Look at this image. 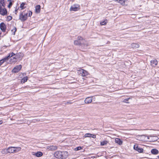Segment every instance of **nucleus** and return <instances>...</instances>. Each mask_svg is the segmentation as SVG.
<instances>
[{
    "mask_svg": "<svg viewBox=\"0 0 159 159\" xmlns=\"http://www.w3.org/2000/svg\"><path fill=\"white\" fill-rule=\"evenodd\" d=\"M68 155V152L60 151H56L54 154V156L55 157L59 159L66 158Z\"/></svg>",
    "mask_w": 159,
    "mask_h": 159,
    "instance_id": "nucleus-1",
    "label": "nucleus"
},
{
    "mask_svg": "<svg viewBox=\"0 0 159 159\" xmlns=\"http://www.w3.org/2000/svg\"><path fill=\"white\" fill-rule=\"evenodd\" d=\"M28 15L29 16H30L32 15V12L31 11H29L26 13H25L23 12L20 13L19 15V19L21 21H24L26 20L27 19Z\"/></svg>",
    "mask_w": 159,
    "mask_h": 159,
    "instance_id": "nucleus-2",
    "label": "nucleus"
},
{
    "mask_svg": "<svg viewBox=\"0 0 159 159\" xmlns=\"http://www.w3.org/2000/svg\"><path fill=\"white\" fill-rule=\"evenodd\" d=\"M8 148V153H16L20 151L21 150V148L20 147H10Z\"/></svg>",
    "mask_w": 159,
    "mask_h": 159,
    "instance_id": "nucleus-3",
    "label": "nucleus"
},
{
    "mask_svg": "<svg viewBox=\"0 0 159 159\" xmlns=\"http://www.w3.org/2000/svg\"><path fill=\"white\" fill-rule=\"evenodd\" d=\"M80 9V6L78 4H74L71 6L70 11H79Z\"/></svg>",
    "mask_w": 159,
    "mask_h": 159,
    "instance_id": "nucleus-4",
    "label": "nucleus"
},
{
    "mask_svg": "<svg viewBox=\"0 0 159 159\" xmlns=\"http://www.w3.org/2000/svg\"><path fill=\"white\" fill-rule=\"evenodd\" d=\"M2 7L0 4V14L3 16L6 15L7 14V10L4 7L3 8Z\"/></svg>",
    "mask_w": 159,
    "mask_h": 159,
    "instance_id": "nucleus-5",
    "label": "nucleus"
},
{
    "mask_svg": "<svg viewBox=\"0 0 159 159\" xmlns=\"http://www.w3.org/2000/svg\"><path fill=\"white\" fill-rule=\"evenodd\" d=\"M15 54L13 52L10 53L9 55L7 57H5L4 58L0 60V66L5 61L8 60L9 57H12Z\"/></svg>",
    "mask_w": 159,
    "mask_h": 159,
    "instance_id": "nucleus-6",
    "label": "nucleus"
},
{
    "mask_svg": "<svg viewBox=\"0 0 159 159\" xmlns=\"http://www.w3.org/2000/svg\"><path fill=\"white\" fill-rule=\"evenodd\" d=\"M145 137H146L148 139H150L152 141H157L158 139L157 136H152L151 135H150L149 136H146Z\"/></svg>",
    "mask_w": 159,
    "mask_h": 159,
    "instance_id": "nucleus-7",
    "label": "nucleus"
},
{
    "mask_svg": "<svg viewBox=\"0 0 159 159\" xmlns=\"http://www.w3.org/2000/svg\"><path fill=\"white\" fill-rule=\"evenodd\" d=\"M22 66L20 65L15 66L12 70V72L13 73H17L21 69Z\"/></svg>",
    "mask_w": 159,
    "mask_h": 159,
    "instance_id": "nucleus-8",
    "label": "nucleus"
},
{
    "mask_svg": "<svg viewBox=\"0 0 159 159\" xmlns=\"http://www.w3.org/2000/svg\"><path fill=\"white\" fill-rule=\"evenodd\" d=\"M78 71L82 76H86L89 74L88 72L86 70L82 69H80L78 70Z\"/></svg>",
    "mask_w": 159,
    "mask_h": 159,
    "instance_id": "nucleus-9",
    "label": "nucleus"
},
{
    "mask_svg": "<svg viewBox=\"0 0 159 159\" xmlns=\"http://www.w3.org/2000/svg\"><path fill=\"white\" fill-rule=\"evenodd\" d=\"M46 149L48 151H52L57 150V147L56 146H48L46 147Z\"/></svg>",
    "mask_w": 159,
    "mask_h": 159,
    "instance_id": "nucleus-10",
    "label": "nucleus"
},
{
    "mask_svg": "<svg viewBox=\"0 0 159 159\" xmlns=\"http://www.w3.org/2000/svg\"><path fill=\"white\" fill-rule=\"evenodd\" d=\"M14 55L12 57H9L8 58V59L9 58H11L10 59V62L11 63H14L17 61V58L16 57V55L15 53Z\"/></svg>",
    "mask_w": 159,
    "mask_h": 159,
    "instance_id": "nucleus-11",
    "label": "nucleus"
},
{
    "mask_svg": "<svg viewBox=\"0 0 159 159\" xmlns=\"http://www.w3.org/2000/svg\"><path fill=\"white\" fill-rule=\"evenodd\" d=\"M134 150L137 151L139 153H142L143 152V149L142 148L139 147L138 145H135L134 146Z\"/></svg>",
    "mask_w": 159,
    "mask_h": 159,
    "instance_id": "nucleus-12",
    "label": "nucleus"
},
{
    "mask_svg": "<svg viewBox=\"0 0 159 159\" xmlns=\"http://www.w3.org/2000/svg\"><path fill=\"white\" fill-rule=\"evenodd\" d=\"M0 28L3 32L5 31L6 30V26L4 23H2L0 24Z\"/></svg>",
    "mask_w": 159,
    "mask_h": 159,
    "instance_id": "nucleus-13",
    "label": "nucleus"
},
{
    "mask_svg": "<svg viewBox=\"0 0 159 159\" xmlns=\"http://www.w3.org/2000/svg\"><path fill=\"white\" fill-rule=\"evenodd\" d=\"M158 61L156 59H154L151 61V65L153 67L155 66L157 64Z\"/></svg>",
    "mask_w": 159,
    "mask_h": 159,
    "instance_id": "nucleus-14",
    "label": "nucleus"
},
{
    "mask_svg": "<svg viewBox=\"0 0 159 159\" xmlns=\"http://www.w3.org/2000/svg\"><path fill=\"white\" fill-rule=\"evenodd\" d=\"M33 155L37 157H41L43 155V153L40 152H33L32 153Z\"/></svg>",
    "mask_w": 159,
    "mask_h": 159,
    "instance_id": "nucleus-15",
    "label": "nucleus"
},
{
    "mask_svg": "<svg viewBox=\"0 0 159 159\" xmlns=\"http://www.w3.org/2000/svg\"><path fill=\"white\" fill-rule=\"evenodd\" d=\"M92 97H89L87 98L85 100L84 102L86 103L89 104L92 102Z\"/></svg>",
    "mask_w": 159,
    "mask_h": 159,
    "instance_id": "nucleus-16",
    "label": "nucleus"
},
{
    "mask_svg": "<svg viewBox=\"0 0 159 159\" xmlns=\"http://www.w3.org/2000/svg\"><path fill=\"white\" fill-rule=\"evenodd\" d=\"M115 142L120 145H122L123 143L122 141L118 138H116L115 139Z\"/></svg>",
    "mask_w": 159,
    "mask_h": 159,
    "instance_id": "nucleus-17",
    "label": "nucleus"
},
{
    "mask_svg": "<svg viewBox=\"0 0 159 159\" xmlns=\"http://www.w3.org/2000/svg\"><path fill=\"white\" fill-rule=\"evenodd\" d=\"M151 153L154 155H157L158 153V151L156 149H153L151 150Z\"/></svg>",
    "mask_w": 159,
    "mask_h": 159,
    "instance_id": "nucleus-18",
    "label": "nucleus"
},
{
    "mask_svg": "<svg viewBox=\"0 0 159 159\" xmlns=\"http://www.w3.org/2000/svg\"><path fill=\"white\" fill-rule=\"evenodd\" d=\"M40 11V6L38 5L35 7V12L36 13H39Z\"/></svg>",
    "mask_w": 159,
    "mask_h": 159,
    "instance_id": "nucleus-19",
    "label": "nucleus"
},
{
    "mask_svg": "<svg viewBox=\"0 0 159 159\" xmlns=\"http://www.w3.org/2000/svg\"><path fill=\"white\" fill-rule=\"evenodd\" d=\"M1 152L2 154H7L8 153V148L2 149L1 151Z\"/></svg>",
    "mask_w": 159,
    "mask_h": 159,
    "instance_id": "nucleus-20",
    "label": "nucleus"
},
{
    "mask_svg": "<svg viewBox=\"0 0 159 159\" xmlns=\"http://www.w3.org/2000/svg\"><path fill=\"white\" fill-rule=\"evenodd\" d=\"M28 78L27 76L24 77L21 79V83H24L25 82H26L28 80Z\"/></svg>",
    "mask_w": 159,
    "mask_h": 159,
    "instance_id": "nucleus-21",
    "label": "nucleus"
},
{
    "mask_svg": "<svg viewBox=\"0 0 159 159\" xmlns=\"http://www.w3.org/2000/svg\"><path fill=\"white\" fill-rule=\"evenodd\" d=\"M108 143V142L106 140L103 141L101 142L100 145L101 146L105 145H106Z\"/></svg>",
    "mask_w": 159,
    "mask_h": 159,
    "instance_id": "nucleus-22",
    "label": "nucleus"
},
{
    "mask_svg": "<svg viewBox=\"0 0 159 159\" xmlns=\"http://www.w3.org/2000/svg\"><path fill=\"white\" fill-rule=\"evenodd\" d=\"M132 47L133 48H138L139 47V45L138 44L133 43L132 44Z\"/></svg>",
    "mask_w": 159,
    "mask_h": 159,
    "instance_id": "nucleus-23",
    "label": "nucleus"
},
{
    "mask_svg": "<svg viewBox=\"0 0 159 159\" xmlns=\"http://www.w3.org/2000/svg\"><path fill=\"white\" fill-rule=\"evenodd\" d=\"M74 43L76 45H82V44H81V42L78 41V40L75 41Z\"/></svg>",
    "mask_w": 159,
    "mask_h": 159,
    "instance_id": "nucleus-24",
    "label": "nucleus"
},
{
    "mask_svg": "<svg viewBox=\"0 0 159 159\" xmlns=\"http://www.w3.org/2000/svg\"><path fill=\"white\" fill-rule=\"evenodd\" d=\"M0 3L1 4V5L3 6V7H5V4L4 3V0H0Z\"/></svg>",
    "mask_w": 159,
    "mask_h": 159,
    "instance_id": "nucleus-25",
    "label": "nucleus"
},
{
    "mask_svg": "<svg viewBox=\"0 0 159 159\" xmlns=\"http://www.w3.org/2000/svg\"><path fill=\"white\" fill-rule=\"evenodd\" d=\"M107 20H105L103 21H101L100 22V24L101 25H105L107 24Z\"/></svg>",
    "mask_w": 159,
    "mask_h": 159,
    "instance_id": "nucleus-26",
    "label": "nucleus"
},
{
    "mask_svg": "<svg viewBox=\"0 0 159 159\" xmlns=\"http://www.w3.org/2000/svg\"><path fill=\"white\" fill-rule=\"evenodd\" d=\"M16 30V27H14V28L11 30V31L12 32V34L13 35H15V32Z\"/></svg>",
    "mask_w": 159,
    "mask_h": 159,
    "instance_id": "nucleus-27",
    "label": "nucleus"
},
{
    "mask_svg": "<svg viewBox=\"0 0 159 159\" xmlns=\"http://www.w3.org/2000/svg\"><path fill=\"white\" fill-rule=\"evenodd\" d=\"M116 1L120 2L122 5L124 4L125 3V1L123 0H116Z\"/></svg>",
    "mask_w": 159,
    "mask_h": 159,
    "instance_id": "nucleus-28",
    "label": "nucleus"
},
{
    "mask_svg": "<svg viewBox=\"0 0 159 159\" xmlns=\"http://www.w3.org/2000/svg\"><path fill=\"white\" fill-rule=\"evenodd\" d=\"M25 5V3L23 2L22 3L20 6V7L21 8V10H23L25 8V7H24V6Z\"/></svg>",
    "mask_w": 159,
    "mask_h": 159,
    "instance_id": "nucleus-29",
    "label": "nucleus"
},
{
    "mask_svg": "<svg viewBox=\"0 0 159 159\" xmlns=\"http://www.w3.org/2000/svg\"><path fill=\"white\" fill-rule=\"evenodd\" d=\"M12 19L11 16H9L7 17L6 18V20L7 21H9L11 20Z\"/></svg>",
    "mask_w": 159,
    "mask_h": 159,
    "instance_id": "nucleus-30",
    "label": "nucleus"
},
{
    "mask_svg": "<svg viewBox=\"0 0 159 159\" xmlns=\"http://www.w3.org/2000/svg\"><path fill=\"white\" fill-rule=\"evenodd\" d=\"M91 134L89 133L86 134L84 135V137L85 138L87 137H91Z\"/></svg>",
    "mask_w": 159,
    "mask_h": 159,
    "instance_id": "nucleus-31",
    "label": "nucleus"
},
{
    "mask_svg": "<svg viewBox=\"0 0 159 159\" xmlns=\"http://www.w3.org/2000/svg\"><path fill=\"white\" fill-rule=\"evenodd\" d=\"M8 1L9 2V3L8 6V7L9 8H10L12 5V3L11 0H8Z\"/></svg>",
    "mask_w": 159,
    "mask_h": 159,
    "instance_id": "nucleus-32",
    "label": "nucleus"
},
{
    "mask_svg": "<svg viewBox=\"0 0 159 159\" xmlns=\"http://www.w3.org/2000/svg\"><path fill=\"white\" fill-rule=\"evenodd\" d=\"M82 149V147H81L79 146L78 147H76V148H75L74 149V150L75 151H78V150H81Z\"/></svg>",
    "mask_w": 159,
    "mask_h": 159,
    "instance_id": "nucleus-33",
    "label": "nucleus"
},
{
    "mask_svg": "<svg viewBox=\"0 0 159 159\" xmlns=\"http://www.w3.org/2000/svg\"><path fill=\"white\" fill-rule=\"evenodd\" d=\"M84 40L83 38L81 36H78V40L80 41H82Z\"/></svg>",
    "mask_w": 159,
    "mask_h": 159,
    "instance_id": "nucleus-34",
    "label": "nucleus"
},
{
    "mask_svg": "<svg viewBox=\"0 0 159 159\" xmlns=\"http://www.w3.org/2000/svg\"><path fill=\"white\" fill-rule=\"evenodd\" d=\"M91 136L90 137H92V138H94V139L96 138V135H95L91 134V136Z\"/></svg>",
    "mask_w": 159,
    "mask_h": 159,
    "instance_id": "nucleus-35",
    "label": "nucleus"
},
{
    "mask_svg": "<svg viewBox=\"0 0 159 159\" xmlns=\"http://www.w3.org/2000/svg\"><path fill=\"white\" fill-rule=\"evenodd\" d=\"M129 99V98H126V99H125L124 100H123V102H127V101H128Z\"/></svg>",
    "mask_w": 159,
    "mask_h": 159,
    "instance_id": "nucleus-36",
    "label": "nucleus"
},
{
    "mask_svg": "<svg viewBox=\"0 0 159 159\" xmlns=\"http://www.w3.org/2000/svg\"><path fill=\"white\" fill-rule=\"evenodd\" d=\"M2 120H0V125L2 124Z\"/></svg>",
    "mask_w": 159,
    "mask_h": 159,
    "instance_id": "nucleus-37",
    "label": "nucleus"
},
{
    "mask_svg": "<svg viewBox=\"0 0 159 159\" xmlns=\"http://www.w3.org/2000/svg\"><path fill=\"white\" fill-rule=\"evenodd\" d=\"M17 10L16 9V10H15V13H16H16L17 12Z\"/></svg>",
    "mask_w": 159,
    "mask_h": 159,
    "instance_id": "nucleus-38",
    "label": "nucleus"
},
{
    "mask_svg": "<svg viewBox=\"0 0 159 159\" xmlns=\"http://www.w3.org/2000/svg\"><path fill=\"white\" fill-rule=\"evenodd\" d=\"M84 45H85L86 46H87L89 45V44H85Z\"/></svg>",
    "mask_w": 159,
    "mask_h": 159,
    "instance_id": "nucleus-39",
    "label": "nucleus"
},
{
    "mask_svg": "<svg viewBox=\"0 0 159 159\" xmlns=\"http://www.w3.org/2000/svg\"><path fill=\"white\" fill-rule=\"evenodd\" d=\"M67 103H69V104H71V103L70 102H67Z\"/></svg>",
    "mask_w": 159,
    "mask_h": 159,
    "instance_id": "nucleus-40",
    "label": "nucleus"
},
{
    "mask_svg": "<svg viewBox=\"0 0 159 159\" xmlns=\"http://www.w3.org/2000/svg\"><path fill=\"white\" fill-rule=\"evenodd\" d=\"M157 157L159 158V156H158Z\"/></svg>",
    "mask_w": 159,
    "mask_h": 159,
    "instance_id": "nucleus-41",
    "label": "nucleus"
}]
</instances>
